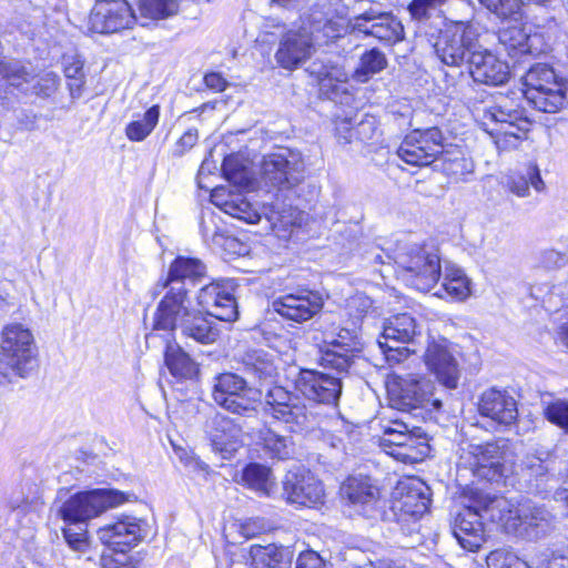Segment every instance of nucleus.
Masks as SVG:
<instances>
[{"mask_svg":"<svg viewBox=\"0 0 568 568\" xmlns=\"http://www.w3.org/2000/svg\"><path fill=\"white\" fill-rule=\"evenodd\" d=\"M262 392L250 387L235 373H222L214 377L212 397L215 404L233 414H246L255 409Z\"/></svg>","mask_w":568,"mask_h":568,"instance_id":"nucleus-11","label":"nucleus"},{"mask_svg":"<svg viewBox=\"0 0 568 568\" xmlns=\"http://www.w3.org/2000/svg\"><path fill=\"white\" fill-rule=\"evenodd\" d=\"M507 187L513 194L526 197L530 194V187L536 192H542L546 185L541 179L538 165L536 163H528L521 170L508 176Z\"/></svg>","mask_w":568,"mask_h":568,"instance_id":"nucleus-39","label":"nucleus"},{"mask_svg":"<svg viewBox=\"0 0 568 568\" xmlns=\"http://www.w3.org/2000/svg\"><path fill=\"white\" fill-rule=\"evenodd\" d=\"M196 300L199 306L211 317L225 322L237 318L234 287L230 281H215L203 286Z\"/></svg>","mask_w":568,"mask_h":568,"instance_id":"nucleus-22","label":"nucleus"},{"mask_svg":"<svg viewBox=\"0 0 568 568\" xmlns=\"http://www.w3.org/2000/svg\"><path fill=\"white\" fill-rule=\"evenodd\" d=\"M372 307V300L364 294H356L347 300L348 315L356 320L362 318Z\"/></svg>","mask_w":568,"mask_h":568,"instance_id":"nucleus-58","label":"nucleus"},{"mask_svg":"<svg viewBox=\"0 0 568 568\" xmlns=\"http://www.w3.org/2000/svg\"><path fill=\"white\" fill-rule=\"evenodd\" d=\"M377 130L376 120L374 116L366 115L363 120L354 126V133L344 136V143H351L354 140L361 142L369 141L374 138Z\"/></svg>","mask_w":568,"mask_h":568,"instance_id":"nucleus-54","label":"nucleus"},{"mask_svg":"<svg viewBox=\"0 0 568 568\" xmlns=\"http://www.w3.org/2000/svg\"><path fill=\"white\" fill-rule=\"evenodd\" d=\"M422 325L412 313H398L388 317L383 325L379 338L394 343L413 344L422 334Z\"/></svg>","mask_w":568,"mask_h":568,"instance_id":"nucleus-33","label":"nucleus"},{"mask_svg":"<svg viewBox=\"0 0 568 568\" xmlns=\"http://www.w3.org/2000/svg\"><path fill=\"white\" fill-rule=\"evenodd\" d=\"M212 425L211 442L213 449L222 454L223 458H230L240 446L241 429L232 419L223 415H216L212 419Z\"/></svg>","mask_w":568,"mask_h":568,"instance_id":"nucleus-34","label":"nucleus"},{"mask_svg":"<svg viewBox=\"0 0 568 568\" xmlns=\"http://www.w3.org/2000/svg\"><path fill=\"white\" fill-rule=\"evenodd\" d=\"M410 140L423 146L427 153H434V159L438 160L445 149V138L437 126L427 128L425 130L416 129L407 134Z\"/></svg>","mask_w":568,"mask_h":568,"instance_id":"nucleus-46","label":"nucleus"},{"mask_svg":"<svg viewBox=\"0 0 568 568\" xmlns=\"http://www.w3.org/2000/svg\"><path fill=\"white\" fill-rule=\"evenodd\" d=\"M488 568H531L526 561L507 549H496L486 558Z\"/></svg>","mask_w":568,"mask_h":568,"instance_id":"nucleus-51","label":"nucleus"},{"mask_svg":"<svg viewBox=\"0 0 568 568\" xmlns=\"http://www.w3.org/2000/svg\"><path fill=\"white\" fill-rule=\"evenodd\" d=\"M424 362L443 386L449 389L457 387L460 377L459 364L453 344L447 338H428Z\"/></svg>","mask_w":568,"mask_h":568,"instance_id":"nucleus-18","label":"nucleus"},{"mask_svg":"<svg viewBox=\"0 0 568 568\" xmlns=\"http://www.w3.org/2000/svg\"><path fill=\"white\" fill-rule=\"evenodd\" d=\"M377 343L389 365L400 364L407 359L412 353H415V351L410 349L408 346H398L396 345L397 343L393 341L379 338Z\"/></svg>","mask_w":568,"mask_h":568,"instance_id":"nucleus-53","label":"nucleus"},{"mask_svg":"<svg viewBox=\"0 0 568 568\" xmlns=\"http://www.w3.org/2000/svg\"><path fill=\"white\" fill-rule=\"evenodd\" d=\"M164 358L169 371L176 377L191 379L199 374L197 364L178 344L166 343Z\"/></svg>","mask_w":568,"mask_h":568,"instance_id":"nucleus-40","label":"nucleus"},{"mask_svg":"<svg viewBox=\"0 0 568 568\" xmlns=\"http://www.w3.org/2000/svg\"><path fill=\"white\" fill-rule=\"evenodd\" d=\"M164 292L156 310L153 314V331L173 332L181 326L185 317L194 310L191 307V302L187 296L186 288L180 287H160L156 285L153 290V295H159ZM155 337L154 332L146 335V342Z\"/></svg>","mask_w":568,"mask_h":568,"instance_id":"nucleus-14","label":"nucleus"},{"mask_svg":"<svg viewBox=\"0 0 568 568\" xmlns=\"http://www.w3.org/2000/svg\"><path fill=\"white\" fill-rule=\"evenodd\" d=\"M304 179L305 162L297 150L282 148L262 160L258 186L266 192L292 190Z\"/></svg>","mask_w":568,"mask_h":568,"instance_id":"nucleus-5","label":"nucleus"},{"mask_svg":"<svg viewBox=\"0 0 568 568\" xmlns=\"http://www.w3.org/2000/svg\"><path fill=\"white\" fill-rule=\"evenodd\" d=\"M395 263L410 274V284L418 291H429L440 277V257L434 245L405 243L394 256Z\"/></svg>","mask_w":568,"mask_h":568,"instance_id":"nucleus-7","label":"nucleus"},{"mask_svg":"<svg viewBox=\"0 0 568 568\" xmlns=\"http://www.w3.org/2000/svg\"><path fill=\"white\" fill-rule=\"evenodd\" d=\"M479 33L471 24L456 22L440 31L435 44V53L442 63L460 67L478 47Z\"/></svg>","mask_w":568,"mask_h":568,"instance_id":"nucleus-13","label":"nucleus"},{"mask_svg":"<svg viewBox=\"0 0 568 568\" xmlns=\"http://www.w3.org/2000/svg\"><path fill=\"white\" fill-rule=\"evenodd\" d=\"M491 521L500 524L507 532L528 540H538L555 529V517L544 506L526 501L515 506L503 496H494L484 508Z\"/></svg>","mask_w":568,"mask_h":568,"instance_id":"nucleus-2","label":"nucleus"},{"mask_svg":"<svg viewBox=\"0 0 568 568\" xmlns=\"http://www.w3.org/2000/svg\"><path fill=\"white\" fill-rule=\"evenodd\" d=\"M525 467L530 476L542 477L548 473L547 465L536 456H528L525 460Z\"/></svg>","mask_w":568,"mask_h":568,"instance_id":"nucleus-61","label":"nucleus"},{"mask_svg":"<svg viewBox=\"0 0 568 568\" xmlns=\"http://www.w3.org/2000/svg\"><path fill=\"white\" fill-rule=\"evenodd\" d=\"M139 21L126 0H100L90 14V26L98 33L131 29Z\"/></svg>","mask_w":568,"mask_h":568,"instance_id":"nucleus-19","label":"nucleus"},{"mask_svg":"<svg viewBox=\"0 0 568 568\" xmlns=\"http://www.w3.org/2000/svg\"><path fill=\"white\" fill-rule=\"evenodd\" d=\"M260 439L264 453L270 458L286 460L294 454V443L290 436H283L270 428H265L260 432Z\"/></svg>","mask_w":568,"mask_h":568,"instance_id":"nucleus-42","label":"nucleus"},{"mask_svg":"<svg viewBox=\"0 0 568 568\" xmlns=\"http://www.w3.org/2000/svg\"><path fill=\"white\" fill-rule=\"evenodd\" d=\"M544 414L550 423L568 430V402L557 399L549 403L544 408Z\"/></svg>","mask_w":568,"mask_h":568,"instance_id":"nucleus-56","label":"nucleus"},{"mask_svg":"<svg viewBox=\"0 0 568 568\" xmlns=\"http://www.w3.org/2000/svg\"><path fill=\"white\" fill-rule=\"evenodd\" d=\"M273 310L282 317L303 323L313 318L324 306L323 296L307 288H297L273 301Z\"/></svg>","mask_w":568,"mask_h":568,"instance_id":"nucleus-23","label":"nucleus"},{"mask_svg":"<svg viewBox=\"0 0 568 568\" xmlns=\"http://www.w3.org/2000/svg\"><path fill=\"white\" fill-rule=\"evenodd\" d=\"M263 28L266 34H281L274 59L278 67L292 71L314 54L317 44L345 34L346 18L323 0L311 8L298 29L285 31V26L275 19H268Z\"/></svg>","mask_w":568,"mask_h":568,"instance_id":"nucleus-1","label":"nucleus"},{"mask_svg":"<svg viewBox=\"0 0 568 568\" xmlns=\"http://www.w3.org/2000/svg\"><path fill=\"white\" fill-rule=\"evenodd\" d=\"M145 534L143 520L129 515L118 517L113 523L98 529L101 542L121 555L136 546Z\"/></svg>","mask_w":568,"mask_h":568,"instance_id":"nucleus-20","label":"nucleus"},{"mask_svg":"<svg viewBox=\"0 0 568 568\" xmlns=\"http://www.w3.org/2000/svg\"><path fill=\"white\" fill-rule=\"evenodd\" d=\"M307 72L316 80L320 92L325 98L338 101L341 94L346 93L347 74L342 68L314 61Z\"/></svg>","mask_w":568,"mask_h":568,"instance_id":"nucleus-29","label":"nucleus"},{"mask_svg":"<svg viewBox=\"0 0 568 568\" xmlns=\"http://www.w3.org/2000/svg\"><path fill=\"white\" fill-rule=\"evenodd\" d=\"M63 537L69 547L74 551H84L88 547L87 530L81 527L64 528Z\"/></svg>","mask_w":568,"mask_h":568,"instance_id":"nucleus-57","label":"nucleus"},{"mask_svg":"<svg viewBox=\"0 0 568 568\" xmlns=\"http://www.w3.org/2000/svg\"><path fill=\"white\" fill-rule=\"evenodd\" d=\"M243 481L252 489L268 495L273 481L271 479V470L261 464H250L243 469Z\"/></svg>","mask_w":568,"mask_h":568,"instance_id":"nucleus-47","label":"nucleus"},{"mask_svg":"<svg viewBox=\"0 0 568 568\" xmlns=\"http://www.w3.org/2000/svg\"><path fill=\"white\" fill-rule=\"evenodd\" d=\"M0 75L4 85L16 89L22 88L31 79V73L19 61L1 62Z\"/></svg>","mask_w":568,"mask_h":568,"instance_id":"nucleus-50","label":"nucleus"},{"mask_svg":"<svg viewBox=\"0 0 568 568\" xmlns=\"http://www.w3.org/2000/svg\"><path fill=\"white\" fill-rule=\"evenodd\" d=\"M362 347L355 331L341 328L337 333L327 334L323 341L320 364L338 374L346 373L353 363V354L361 352Z\"/></svg>","mask_w":568,"mask_h":568,"instance_id":"nucleus-17","label":"nucleus"},{"mask_svg":"<svg viewBox=\"0 0 568 568\" xmlns=\"http://www.w3.org/2000/svg\"><path fill=\"white\" fill-rule=\"evenodd\" d=\"M132 493L116 489H92L69 497L60 507V517L69 524H84L104 511L135 500Z\"/></svg>","mask_w":568,"mask_h":568,"instance_id":"nucleus-6","label":"nucleus"},{"mask_svg":"<svg viewBox=\"0 0 568 568\" xmlns=\"http://www.w3.org/2000/svg\"><path fill=\"white\" fill-rule=\"evenodd\" d=\"M564 261V255L556 250H546L540 255V263L547 268L559 267Z\"/></svg>","mask_w":568,"mask_h":568,"instance_id":"nucleus-62","label":"nucleus"},{"mask_svg":"<svg viewBox=\"0 0 568 568\" xmlns=\"http://www.w3.org/2000/svg\"><path fill=\"white\" fill-rule=\"evenodd\" d=\"M479 412L500 425H511L518 416L516 399L504 389L485 390L480 397Z\"/></svg>","mask_w":568,"mask_h":568,"instance_id":"nucleus-27","label":"nucleus"},{"mask_svg":"<svg viewBox=\"0 0 568 568\" xmlns=\"http://www.w3.org/2000/svg\"><path fill=\"white\" fill-rule=\"evenodd\" d=\"M295 387L301 394L315 403L337 405L342 395V378L313 369H301Z\"/></svg>","mask_w":568,"mask_h":568,"instance_id":"nucleus-21","label":"nucleus"},{"mask_svg":"<svg viewBox=\"0 0 568 568\" xmlns=\"http://www.w3.org/2000/svg\"><path fill=\"white\" fill-rule=\"evenodd\" d=\"M524 94L535 109L555 113L566 103V88L554 69L544 63L532 65L525 74Z\"/></svg>","mask_w":568,"mask_h":568,"instance_id":"nucleus-9","label":"nucleus"},{"mask_svg":"<svg viewBox=\"0 0 568 568\" xmlns=\"http://www.w3.org/2000/svg\"><path fill=\"white\" fill-rule=\"evenodd\" d=\"M398 494L400 498L395 508L405 515L418 518L427 513L430 505L429 488L423 481L402 483L398 487Z\"/></svg>","mask_w":568,"mask_h":568,"instance_id":"nucleus-31","label":"nucleus"},{"mask_svg":"<svg viewBox=\"0 0 568 568\" xmlns=\"http://www.w3.org/2000/svg\"><path fill=\"white\" fill-rule=\"evenodd\" d=\"M206 266L195 257L178 256L170 265L168 276L156 283V290L160 287H180L186 288L185 282L194 284L204 277Z\"/></svg>","mask_w":568,"mask_h":568,"instance_id":"nucleus-30","label":"nucleus"},{"mask_svg":"<svg viewBox=\"0 0 568 568\" xmlns=\"http://www.w3.org/2000/svg\"><path fill=\"white\" fill-rule=\"evenodd\" d=\"M397 155L405 163L416 166H426L437 161L434 159V153H427L423 146H419L417 142L410 140L407 135L398 146Z\"/></svg>","mask_w":568,"mask_h":568,"instance_id":"nucleus-48","label":"nucleus"},{"mask_svg":"<svg viewBox=\"0 0 568 568\" xmlns=\"http://www.w3.org/2000/svg\"><path fill=\"white\" fill-rule=\"evenodd\" d=\"M493 497H486L480 508L465 507L455 518L453 534L459 545L469 551H476L485 540L483 517L489 516L484 508Z\"/></svg>","mask_w":568,"mask_h":568,"instance_id":"nucleus-26","label":"nucleus"},{"mask_svg":"<svg viewBox=\"0 0 568 568\" xmlns=\"http://www.w3.org/2000/svg\"><path fill=\"white\" fill-rule=\"evenodd\" d=\"M504 445L498 442L468 444L462 448L459 462L479 478L498 481L505 473Z\"/></svg>","mask_w":568,"mask_h":568,"instance_id":"nucleus-15","label":"nucleus"},{"mask_svg":"<svg viewBox=\"0 0 568 568\" xmlns=\"http://www.w3.org/2000/svg\"><path fill=\"white\" fill-rule=\"evenodd\" d=\"M341 494L367 517L373 516L379 500V489L369 477L351 476L341 487Z\"/></svg>","mask_w":568,"mask_h":568,"instance_id":"nucleus-28","label":"nucleus"},{"mask_svg":"<svg viewBox=\"0 0 568 568\" xmlns=\"http://www.w3.org/2000/svg\"><path fill=\"white\" fill-rule=\"evenodd\" d=\"M387 65L386 57L377 49L366 51L359 61V65L354 71L353 78L357 82L365 83L374 74L384 70Z\"/></svg>","mask_w":568,"mask_h":568,"instance_id":"nucleus-45","label":"nucleus"},{"mask_svg":"<svg viewBox=\"0 0 568 568\" xmlns=\"http://www.w3.org/2000/svg\"><path fill=\"white\" fill-rule=\"evenodd\" d=\"M140 18L166 19L178 13L176 0H140Z\"/></svg>","mask_w":568,"mask_h":568,"instance_id":"nucleus-49","label":"nucleus"},{"mask_svg":"<svg viewBox=\"0 0 568 568\" xmlns=\"http://www.w3.org/2000/svg\"><path fill=\"white\" fill-rule=\"evenodd\" d=\"M211 201L224 213L246 223L256 224L261 220L258 212L242 194L227 193L224 187H217L212 191Z\"/></svg>","mask_w":568,"mask_h":568,"instance_id":"nucleus-32","label":"nucleus"},{"mask_svg":"<svg viewBox=\"0 0 568 568\" xmlns=\"http://www.w3.org/2000/svg\"><path fill=\"white\" fill-rule=\"evenodd\" d=\"M467 61L469 74L475 82L496 87L506 83L509 79L508 64L479 44Z\"/></svg>","mask_w":568,"mask_h":568,"instance_id":"nucleus-25","label":"nucleus"},{"mask_svg":"<svg viewBox=\"0 0 568 568\" xmlns=\"http://www.w3.org/2000/svg\"><path fill=\"white\" fill-rule=\"evenodd\" d=\"M251 568H288L294 552L290 547L276 544L251 545Z\"/></svg>","mask_w":568,"mask_h":568,"instance_id":"nucleus-35","label":"nucleus"},{"mask_svg":"<svg viewBox=\"0 0 568 568\" xmlns=\"http://www.w3.org/2000/svg\"><path fill=\"white\" fill-rule=\"evenodd\" d=\"M201 233L203 240L216 247H227L235 243V239L227 235V231L221 224V216L214 212H203L201 219Z\"/></svg>","mask_w":568,"mask_h":568,"instance_id":"nucleus-41","label":"nucleus"},{"mask_svg":"<svg viewBox=\"0 0 568 568\" xmlns=\"http://www.w3.org/2000/svg\"><path fill=\"white\" fill-rule=\"evenodd\" d=\"M283 496L290 504L312 507L323 501L324 488L310 471L290 470L283 479Z\"/></svg>","mask_w":568,"mask_h":568,"instance_id":"nucleus-24","label":"nucleus"},{"mask_svg":"<svg viewBox=\"0 0 568 568\" xmlns=\"http://www.w3.org/2000/svg\"><path fill=\"white\" fill-rule=\"evenodd\" d=\"M197 130H187L178 141L179 153L183 154L185 151L193 148L197 141Z\"/></svg>","mask_w":568,"mask_h":568,"instance_id":"nucleus-63","label":"nucleus"},{"mask_svg":"<svg viewBox=\"0 0 568 568\" xmlns=\"http://www.w3.org/2000/svg\"><path fill=\"white\" fill-rule=\"evenodd\" d=\"M436 162V168L454 182L467 181V176L473 174L475 169L474 162L456 149H444Z\"/></svg>","mask_w":568,"mask_h":568,"instance_id":"nucleus-38","label":"nucleus"},{"mask_svg":"<svg viewBox=\"0 0 568 568\" xmlns=\"http://www.w3.org/2000/svg\"><path fill=\"white\" fill-rule=\"evenodd\" d=\"M469 285V280L460 268L446 267L442 290L447 296L463 301L470 294Z\"/></svg>","mask_w":568,"mask_h":568,"instance_id":"nucleus-44","label":"nucleus"},{"mask_svg":"<svg viewBox=\"0 0 568 568\" xmlns=\"http://www.w3.org/2000/svg\"><path fill=\"white\" fill-rule=\"evenodd\" d=\"M476 112L480 125L494 139L498 150H515L527 139L530 122L509 98L499 95L493 104L478 108Z\"/></svg>","mask_w":568,"mask_h":568,"instance_id":"nucleus-3","label":"nucleus"},{"mask_svg":"<svg viewBox=\"0 0 568 568\" xmlns=\"http://www.w3.org/2000/svg\"><path fill=\"white\" fill-rule=\"evenodd\" d=\"M204 83L209 89H212L216 92H222L227 87L226 80L220 73L216 72L206 74L204 77Z\"/></svg>","mask_w":568,"mask_h":568,"instance_id":"nucleus-64","label":"nucleus"},{"mask_svg":"<svg viewBox=\"0 0 568 568\" xmlns=\"http://www.w3.org/2000/svg\"><path fill=\"white\" fill-rule=\"evenodd\" d=\"M182 337L193 339L201 344H212L219 337L216 323L206 313L193 310L178 328Z\"/></svg>","mask_w":568,"mask_h":568,"instance_id":"nucleus-36","label":"nucleus"},{"mask_svg":"<svg viewBox=\"0 0 568 568\" xmlns=\"http://www.w3.org/2000/svg\"><path fill=\"white\" fill-rule=\"evenodd\" d=\"M246 374L260 383H272L277 375L275 356L264 349H250L242 358Z\"/></svg>","mask_w":568,"mask_h":568,"instance_id":"nucleus-37","label":"nucleus"},{"mask_svg":"<svg viewBox=\"0 0 568 568\" xmlns=\"http://www.w3.org/2000/svg\"><path fill=\"white\" fill-rule=\"evenodd\" d=\"M264 412L284 423L292 432H301L313 426L315 417L304 400L282 386L267 388L264 395Z\"/></svg>","mask_w":568,"mask_h":568,"instance_id":"nucleus-10","label":"nucleus"},{"mask_svg":"<svg viewBox=\"0 0 568 568\" xmlns=\"http://www.w3.org/2000/svg\"><path fill=\"white\" fill-rule=\"evenodd\" d=\"M222 170L227 181L239 185H248V172L239 156L230 155L225 158L222 164Z\"/></svg>","mask_w":568,"mask_h":568,"instance_id":"nucleus-52","label":"nucleus"},{"mask_svg":"<svg viewBox=\"0 0 568 568\" xmlns=\"http://www.w3.org/2000/svg\"><path fill=\"white\" fill-rule=\"evenodd\" d=\"M381 447L397 460L415 464L428 455L427 438L420 428H409L402 419H389L381 424Z\"/></svg>","mask_w":568,"mask_h":568,"instance_id":"nucleus-8","label":"nucleus"},{"mask_svg":"<svg viewBox=\"0 0 568 568\" xmlns=\"http://www.w3.org/2000/svg\"><path fill=\"white\" fill-rule=\"evenodd\" d=\"M434 384L418 375L399 376L390 388L392 405L398 410H425L432 413L442 407V400L434 397Z\"/></svg>","mask_w":568,"mask_h":568,"instance_id":"nucleus-12","label":"nucleus"},{"mask_svg":"<svg viewBox=\"0 0 568 568\" xmlns=\"http://www.w3.org/2000/svg\"><path fill=\"white\" fill-rule=\"evenodd\" d=\"M37 362L31 331L20 323L6 325L0 339V385L13 375L24 377L37 367Z\"/></svg>","mask_w":568,"mask_h":568,"instance_id":"nucleus-4","label":"nucleus"},{"mask_svg":"<svg viewBox=\"0 0 568 568\" xmlns=\"http://www.w3.org/2000/svg\"><path fill=\"white\" fill-rule=\"evenodd\" d=\"M160 118V106L152 105L141 119L130 122L125 126V135L130 141L141 142L145 140L154 130Z\"/></svg>","mask_w":568,"mask_h":568,"instance_id":"nucleus-43","label":"nucleus"},{"mask_svg":"<svg viewBox=\"0 0 568 568\" xmlns=\"http://www.w3.org/2000/svg\"><path fill=\"white\" fill-rule=\"evenodd\" d=\"M447 0H413L408 11L415 20H426L432 17Z\"/></svg>","mask_w":568,"mask_h":568,"instance_id":"nucleus-55","label":"nucleus"},{"mask_svg":"<svg viewBox=\"0 0 568 568\" xmlns=\"http://www.w3.org/2000/svg\"><path fill=\"white\" fill-rule=\"evenodd\" d=\"M58 87L59 77L54 72H47L38 79L33 90L37 95L49 98L57 91Z\"/></svg>","mask_w":568,"mask_h":568,"instance_id":"nucleus-59","label":"nucleus"},{"mask_svg":"<svg viewBox=\"0 0 568 568\" xmlns=\"http://www.w3.org/2000/svg\"><path fill=\"white\" fill-rule=\"evenodd\" d=\"M357 32L373 37L386 43H395L403 39L404 28L390 12L369 7L358 16L346 19V32Z\"/></svg>","mask_w":568,"mask_h":568,"instance_id":"nucleus-16","label":"nucleus"},{"mask_svg":"<svg viewBox=\"0 0 568 568\" xmlns=\"http://www.w3.org/2000/svg\"><path fill=\"white\" fill-rule=\"evenodd\" d=\"M295 568H325V562L315 551H306L298 556Z\"/></svg>","mask_w":568,"mask_h":568,"instance_id":"nucleus-60","label":"nucleus"}]
</instances>
